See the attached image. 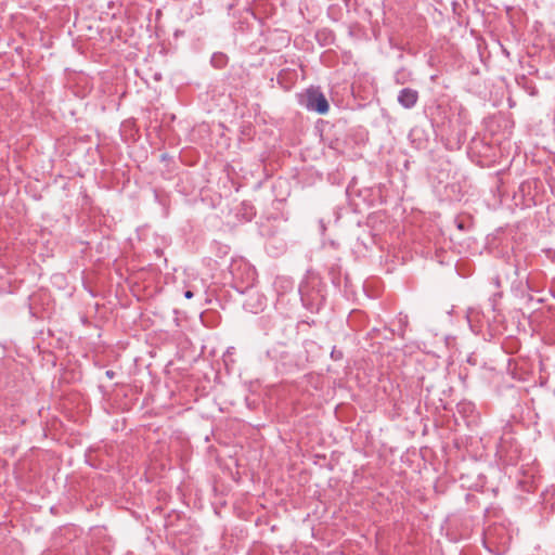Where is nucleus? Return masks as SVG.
Returning a JSON list of instances; mask_svg holds the SVG:
<instances>
[{
  "instance_id": "nucleus-2",
  "label": "nucleus",
  "mask_w": 555,
  "mask_h": 555,
  "mask_svg": "<svg viewBox=\"0 0 555 555\" xmlns=\"http://www.w3.org/2000/svg\"><path fill=\"white\" fill-rule=\"evenodd\" d=\"M417 99V92L409 88L401 90L398 96L399 103L405 108L413 107L416 104Z\"/></svg>"
},
{
  "instance_id": "nucleus-3",
  "label": "nucleus",
  "mask_w": 555,
  "mask_h": 555,
  "mask_svg": "<svg viewBox=\"0 0 555 555\" xmlns=\"http://www.w3.org/2000/svg\"><path fill=\"white\" fill-rule=\"evenodd\" d=\"M184 296H185V298L190 299L193 297V293L191 291H186Z\"/></svg>"
},
{
  "instance_id": "nucleus-1",
  "label": "nucleus",
  "mask_w": 555,
  "mask_h": 555,
  "mask_svg": "<svg viewBox=\"0 0 555 555\" xmlns=\"http://www.w3.org/2000/svg\"><path fill=\"white\" fill-rule=\"evenodd\" d=\"M305 105L309 111H314L320 115H325L330 105L324 94L318 90L310 88L305 93Z\"/></svg>"
}]
</instances>
